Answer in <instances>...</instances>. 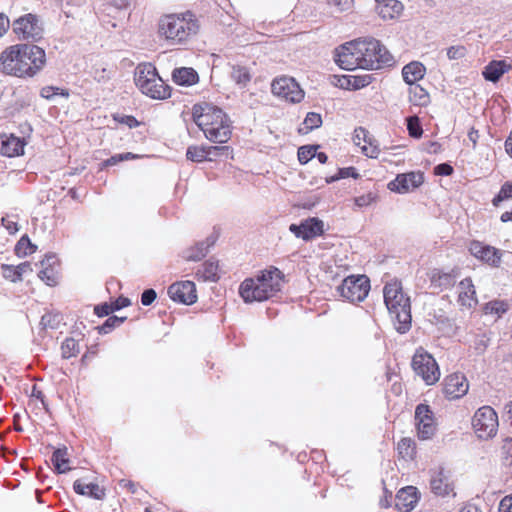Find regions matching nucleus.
Here are the masks:
<instances>
[{"instance_id":"obj_1","label":"nucleus","mask_w":512,"mask_h":512,"mask_svg":"<svg viewBox=\"0 0 512 512\" xmlns=\"http://www.w3.org/2000/svg\"><path fill=\"white\" fill-rule=\"evenodd\" d=\"M1 70L17 77L33 76L45 64V51L36 45H14L1 53Z\"/></svg>"},{"instance_id":"obj_2","label":"nucleus","mask_w":512,"mask_h":512,"mask_svg":"<svg viewBox=\"0 0 512 512\" xmlns=\"http://www.w3.org/2000/svg\"><path fill=\"white\" fill-rule=\"evenodd\" d=\"M196 16L187 11L162 16L158 22V34L171 45H185L199 32Z\"/></svg>"},{"instance_id":"obj_3","label":"nucleus","mask_w":512,"mask_h":512,"mask_svg":"<svg viewBox=\"0 0 512 512\" xmlns=\"http://www.w3.org/2000/svg\"><path fill=\"white\" fill-rule=\"evenodd\" d=\"M283 277L278 268L263 270L255 277L245 279L239 287V294L246 303L268 300L281 290Z\"/></svg>"},{"instance_id":"obj_4","label":"nucleus","mask_w":512,"mask_h":512,"mask_svg":"<svg viewBox=\"0 0 512 512\" xmlns=\"http://www.w3.org/2000/svg\"><path fill=\"white\" fill-rule=\"evenodd\" d=\"M193 120L205 137L214 143H225L231 137L229 120L218 107L196 104L192 109Z\"/></svg>"},{"instance_id":"obj_5","label":"nucleus","mask_w":512,"mask_h":512,"mask_svg":"<svg viewBox=\"0 0 512 512\" xmlns=\"http://www.w3.org/2000/svg\"><path fill=\"white\" fill-rule=\"evenodd\" d=\"M384 302L399 333H406L411 327L410 299L398 281H391L383 289Z\"/></svg>"},{"instance_id":"obj_6","label":"nucleus","mask_w":512,"mask_h":512,"mask_svg":"<svg viewBox=\"0 0 512 512\" xmlns=\"http://www.w3.org/2000/svg\"><path fill=\"white\" fill-rule=\"evenodd\" d=\"M135 84L139 90L152 99L170 96L169 86L160 78L154 65L141 63L135 69Z\"/></svg>"},{"instance_id":"obj_7","label":"nucleus","mask_w":512,"mask_h":512,"mask_svg":"<svg viewBox=\"0 0 512 512\" xmlns=\"http://www.w3.org/2000/svg\"><path fill=\"white\" fill-rule=\"evenodd\" d=\"M356 54H359L362 69L377 70L392 61L391 54L376 39L356 40Z\"/></svg>"},{"instance_id":"obj_8","label":"nucleus","mask_w":512,"mask_h":512,"mask_svg":"<svg viewBox=\"0 0 512 512\" xmlns=\"http://www.w3.org/2000/svg\"><path fill=\"white\" fill-rule=\"evenodd\" d=\"M498 415L490 406L480 407L472 417V428L479 439H491L498 431Z\"/></svg>"},{"instance_id":"obj_9","label":"nucleus","mask_w":512,"mask_h":512,"mask_svg":"<svg viewBox=\"0 0 512 512\" xmlns=\"http://www.w3.org/2000/svg\"><path fill=\"white\" fill-rule=\"evenodd\" d=\"M412 368L427 385L435 384L440 378V370L435 359L423 349H418L412 359Z\"/></svg>"},{"instance_id":"obj_10","label":"nucleus","mask_w":512,"mask_h":512,"mask_svg":"<svg viewBox=\"0 0 512 512\" xmlns=\"http://www.w3.org/2000/svg\"><path fill=\"white\" fill-rule=\"evenodd\" d=\"M370 290L369 279L365 275L348 276L338 287L341 297L350 302L363 301Z\"/></svg>"},{"instance_id":"obj_11","label":"nucleus","mask_w":512,"mask_h":512,"mask_svg":"<svg viewBox=\"0 0 512 512\" xmlns=\"http://www.w3.org/2000/svg\"><path fill=\"white\" fill-rule=\"evenodd\" d=\"M272 93L286 102L299 103L304 98V91L292 77L276 78L271 85Z\"/></svg>"},{"instance_id":"obj_12","label":"nucleus","mask_w":512,"mask_h":512,"mask_svg":"<svg viewBox=\"0 0 512 512\" xmlns=\"http://www.w3.org/2000/svg\"><path fill=\"white\" fill-rule=\"evenodd\" d=\"M12 27L18 38L23 40L38 41L43 35L42 25L34 14L19 17L13 22Z\"/></svg>"},{"instance_id":"obj_13","label":"nucleus","mask_w":512,"mask_h":512,"mask_svg":"<svg viewBox=\"0 0 512 512\" xmlns=\"http://www.w3.org/2000/svg\"><path fill=\"white\" fill-rule=\"evenodd\" d=\"M415 425L418 438L421 440L430 439L436 431V424L433 412L426 404H419L415 409Z\"/></svg>"},{"instance_id":"obj_14","label":"nucleus","mask_w":512,"mask_h":512,"mask_svg":"<svg viewBox=\"0 0 512 512\" xmlns=\"http://www.w3.org/2000/svg\"><path fill=\"white\" fill-rule=\"evenodd\" d=\"M168 295L174 301L191 305L197 300L196 286L192 281H180L168 287Z\"/></svg>"},{"instance_id":"obj_15","label":"nucleus","mask_w":512,"mask_h":512,"mask_svg":"<svg viewBox=\"0 0 512 512\" xmlns=\"http://www.w3.org/2000/svg\"><path fill=\"white\" fill-rule=\"evenodd\" d=\"M289 231L293 233L297 238H301L305 241H309L317 236H320L324 232V223L322 220L316 217L308 218L303 220L300 224H291Z\"/></svg>"},{"instance_id":"obj_16","label":"nucleus","mask_w":512,"mask_h":512,"mask_svg":"<svg viewBox=\"0 0 512 512\" xmlns=\"http://www.w3.org/2000/svg\"><path fill=\"white\" fill-rule=\"evenodd\" d=\"M469 384L466 377L461 373H453L445 377L443 382V393L450 400L459 399L467 394Z\"/></svg>"},{"instance_id":"obj_17","label":"nucleus","mask_w":512,"mask_h":512,"mask_svg":"<svg viewBox=\"0 0 512 512\" xmlns=\"http://www.w3.org/2000/svg\"><path fill=\"white\" fill-rule=\"evenodd\" d=\"M469 251L481 261L493 266L499 267L503 252L493 246L486 245L479 241H473L470 244Z\"/></svg>"},{"instance_id":"obj_18","label":"nucleus","mask_w":512,"mask_h":512,"mask_svg":"<svg viewBox=\"0 0 512 512\" xmlns=\"http://www.w3.org/2000/svg\"><path fill=\"white\" fill-rule=\"evenodd\" d=\"M356 43L355 41L346 43L336 50L335 61L338 66L344 70H354L357 68L362 69L361 60L359 54H356Z\"/></svg>"},{"instance_id":"obj_19","label":"nucleus","mask_w":512,"mask_h":512,"mask_svg":"<svg viewBox=\"0 0 512 512\" xmlns=\"http://www.w3.org/2000/svg\"><path fill=\"white\" fill-rule=\"evenodd\" d=\"M423 181L422 173L409 172L397 175L393 181L389 182L388 188L393 192L404 194L419 187Z\"/></svg>"},{"instance_id":"obj_20","label":"nucleus","mask_w":512,"mask_h":512,"mask_svg":"<svg viewBox=\"0 0 512 512\" xmlns=\"http://www.w3.org/2000/svg\"><path fill=\"white\" fill-rule=\"evenodd\" d=\"M419 500L417 489L407 486L398 491L396 495V507L400 512H409Z\"/></svg>"},{"instance_id":"obj_21","label":"nucleus","mask_w":512,"mask_h":512,"mask_svg":"<svg viewBox=\"0 0 512 512\" xmlns=\"http://www.w3.org/2000/svg\"><path fill=\"white\" fill-rule=\"evenodd\" d=\"M430 487L432 492L439 496H447L453 491L450 478L443 469L433 473L430 480Z\"/></svg>"},{"instance_id":"obj_22","label":"nucleus","mask_w":512,"mask_h":512,"mask_svg":"<svg viewBox=\"0 0 512 512\" xmlns=\"http://www.w3.org/2000/svg\"><path fill=\"white\" fill-rule=\"evenodd\" d=\"M511 68L512 65L506 60H493L484 67L482 75L485 80L495 83Z\"/></svg>"},{"instance_id":"obj_23","label":"nucleus","mask_w":512,"mask_h":512,"mask_svg":"<svg viewBox=\"0 0 512 512\" xmlns=\"http://www.w3.org/2000/svg\"><path fill=\"white\" fill-rule=\"evenodd\" d=\"M376 2V11L383 20L399 17L404 8L399 0H376Z\"/></svg>"},{"instance_id":"obj_24","label":"nucleus","mask_w":512,"mask_h":512,"mask_svg":"<svg viewBox=\"0 0 512 512\" xmlns=\"http://www.w3.org/2000/svg\"><path fill=\"white\" fill-rule=\"evenodd\" d=\"M2 145H1V154L7 157H15L19 156L23 153L24 150V141L11 135H2Z\"/></svg>"},{"instance_id":"obj_25","label":"nucleus","mask_w":512,"mask_h":512,"mask_svg":"<svg viewBox=\"0 0 512 512\" xmlns=\"http://www.w3.org/2000/svg\"><path fill=\"white\" fill-rule=\"evenodd\" d=\"M425 73V66L418 61L410 62L402 69L403 80L410 86L421 80L425 76Z\"/></svg>"},{"instance_id":"obj_26","label":"nucleus","mask_w":512,"mask_h":512,"mask_svg":"<svg viewBox=\"0 0 512 512\" xmlns=\"http://www.w3.org/2000/svg\"><path fill=\"white\" fill-rule=\"evenodd\" d=\"M74 491L83 496H88L97 500H101L105 496V491L96 483H84L78 479L73 484Z\"/></svg>"},{"instance_id":"obj_27","label":"nucleus","mask_w":512,"mask_h":512,"mask_svg":"<svg viewBox=\"0 0 512 512\" xmlns=\"http://www.w3.org/2000/svg\"><path fill=\"white\" fill-rule=\"evenodd\" d=\"M172 78L176 84L182 86H191L199 80L197 72L189 67L175 69L172 73Z\"/></svg>"},{"instance_id":"obj_28","label":"nucleus","mask_w":512,"mask_h":512,"mask_svg":"<svg viewBox=\"0 0 512 512\" xmlns=\"http://www.w3.org/2000/svg\"><path fill=\"white\" fill-rule=\"evenodd\" d=\"M55 263L56 257L54 255H47L40 263L43 269L39 271L38 276L49 286H53L57 283L56 272L52 267Z\"/></svg>"},{"instance_id":"obj_29","label":"nucleus","mask_w":512,"mask_h":512,"mask_svg":"<svg viewBox=\"0 0 512 512\" xmlns=\"http://www.w3.org/2000/svg\"><path fill=\"white\" fill-rule=\"evenodd\" d=\"M219 272L218 262L210 259L203 263L201 268L197 270L196 276L203 281L216 282L220 278Z\"/></svg>"},{"instance_id":"obj_30","label":"nucleus","mask_w":512,"mask_h":512,"mask_svg":"<svg viewBox=\"0 0 512 512\" xmlns=\"http://www.w3.org/2000/svg\"><path fill=\"white\" fill-rule=\"evenodd\" d=\"M215 240L207 238L204 241L198 242L194 247L185 251V259L188 261H199L206 256L209 248L214 245Z\"/></svg>"},{"instance_id":"obj_31","label":"nucleus","mask_w":512,"mask_h":512,"mask_svg":"<svg viewBox=\"0 0 512 512\" xmlns=\"http://www.w3.org/2000/svg\"><path fill=\"white\" fill-rule=\"evenodd\" d=\"M224 148L206 147V146H189L187 148L186 157L193 162H203L205 160L212 161L209 157V151L223 150Z\"/></svg>"},{"instance_id":"obj_32","label":"nucleus","mask_w":512,"mask_h":512,"mask_svg":"<svg viewBox=\"0 0 512 512\" xmlns=\"http://www.w3.org/2000/svg\"><path fill=\"white\" fill-rule=\"evenodd\" d=\"M475 290L472 280L469 278L463 279L459 284V301L462 305L471 307L476 303L474 298Z\"/></svg>"},{"instance_id":"obj_33","label":"nucleus","mask_w":512,"mask_h":512,"mask_svg":"<svg viewBox=\"0 0 512 512\" xmlns=\"http://www.w3.org/2000/svg\"><path fill=\"white\" fill-rule=\"evenodd\" d=\"M409 100L413 105L426 106L430 102V96L423 87L411 85L409 89Z\"/></svg>"},{"instance_id":"obj_34","label":"nucleus","mask_w":512,"mask_h":512,"mask_svg":"<svg viewBox=\"0 0 512 512\" xmlns=\"http://www.w3.org/2000/svg\"><path fill=\"white\" fill-rule=\"evenodd\" d=\"M51 461L58 473H66L71 469L66 448L55 450Z\"/></svg>"},{"instance_id":"obj_35","label":"nucleus","mask_w":512,"mask_h":512,"mask_svg":"<svg viewBox=\"0 0 512 512\" xmlns=\"http://www.w3.org/2000/svg\"><path fill=\"white\" fill-rule=\"evenodd\" d=\"M230 76L232 80L242 87L246 86L251 80V74L247 67L241 65H233L231 67Z\"/></svg>"},{"instance_id":"obj_36","label":"nucleus","mask_w":512,"mask_h":512,"mask_svg":"<svg viewBox=\"0 0 512 512\" xmlns=\"http://www.w3.org/2000/svg\"><path fill=\"white\" fill-rule=\"evenodd\" d=\"M397 450L403 459H412L415 454V443L411 438H402L398 442Z\"/></svg>"},{"instance_id":"obj_37","label":"nucleus","mask_w":512,"mask_h":512,"mask_svg":"<svg viewBox=\"0 0 512 512\" xmlns=\"http://www.w3.org/2000/svg\"><path fill=\"white\" fill-rule=\"evenodd\" d=\"M79 352V344L73 338H67L61 345L62 357L65 359L75 357Z\"/></svg>"},{"instance_id":"obj_38","label":"nucleus","mask_w":512,"mask_h":512,"mask_svg":"<svg viewBox=\"0 0 512 512\" xmlns=\"http://www.w3.org/2000/svg\"><path fill=\"white\" fill-rule=\"evenodd\" d=\"M36 251V246L33 245L27 236H22L15 247V252L18 256H26Z\"/></svg>"},{"instance_id":"obj_39","label":"nucleus","mask_w":512,"mask_h":512,"mask_svg":"<svg viewBox=\"0 0 512 512\" xmlns=\"http://www.w3.org/2000/svg\"><path fill=\"white\" fill-rule=\"evenodd\" d=\"M361 152L369 158L376 159L379 157L381 150L377 141L370 137V139L361 146Z\"/></svg>"},{"instance_id":"obj_40","label":"nucleus","mask_w":512,"mask_h":512,"mask_svg":"<svg viewBox=\"0 0 512 512\" xmlns=\"http://www.w3.org/2000/svg\"><path fill=\"white\" fill-rule=\"evenodd\" d=\"M489 345V338L485 335H477L470 348L474 351L476 355H481L485 352Z\"/></svg>"},{"instance_id":"obj_41","label":"nucleus","mask_w":512,"mask_h":512,"mask_svg":"<svg viewBox=\"0 0 512 512\" xmlns=\"http://www.w3.org/2000/svg\"><path fill=\"white\" fill-rule=\"evenodd\" d=\"M317 147L315 146H302L298 149V160L301 164L308 163L316 155Z\"/></svg>"},{"instance_id":"obj_42","label":"nucleus","mask_w":512,"mask_h":512,"mask_svg":"<svg viewBox=\"0 0 512 512\" xmlns=\"http://www.w3.org/2000/svg\"><path fill=\"white\" fill-rule=\"evenodd\" d=\"M407 130L413 138H420L423 134L419 119L416 116L407 119Z\"/></svg>"},{"instance_id":"obj_43","label":"nucleus","mask_w":512,"mask_h":512,"mask_svg":"<svg viewBox=\"0 0 512 512\" xmlns=\"http://www.w3.org/2000/svg\"><path fill=\"white\" fill-rule=\"evenodd\" d=\"M303 124L308 131H311V130L316 129L321 126L322 117L318 113L309 112L306 115Z\"/></svg>"},{"instance_id":"obj_44","label":"nucleus","mask_w":512,"mask_h":512,"mask_svg":"<svg viewBox=\"0 0 512 512\" xmlns=\"http://www.w3.org/2000/svg\"><path fill=\"white\" fill-rule=\"evenodd\" d=\"M328 5L335 11L343 13L351 11L354 7V0H328Z\"/></svg>"},{"instance_id":"obj_45","label":"nucleus","mask_w":512,"mask_h":512,"mask_svg":"<svg viewBox=\"0 0 512 512\" xmlns=\"http://www.w3.org/2000/svg\"><path fill=\"white\" fill-rule=\"evenodd\" d=\"M2 275L5 279L10 280L11 282L21 281L19 276V271H17L16 266L2 264L1 266Z\"/></svg>"},{"instance_id":"obj_46","label":"nucleus","mask_w":512,"mask_h":512,"mask_svg":"<svg viewBox=\"0 0 512 512\" xmlns=\"http://www.w3.org/2000/svg\"><path fill=\"white\" fill-rule=\"evenodd\" d=\"M376 199H377V196L374 193L369 192L367 194H363L358 197H355L354 204L358 208H363V207H367V206L371 205L372 203H374L376 201Z\"/></svg>"},{"instance_id":"obj_47","label":"nucleus","mask_w":512,"mask_h":512,"mask_svg":"<svg viewBox=\"0 0 512 512\" xmlns=\"http://www.w3.org/2000/svg\"><path fill=\"white\" fill-rule=\"evenodd\" d=\"M467 50L463 45L451 46L447 49V57L450 60H459L466 56Z\"/></svg>"},{"instance_id":"obj_48","label":"nucleus","mask_w":512,"mask_h":512,"mask_svg":"<svg viewBox=\"0 0 512 512\" xmlns=\"http://www.w3.org/2000/svg\"><path fill=\"white\" fill-rule=\"evenodd\" d=\"M62 95L64 97L69 96V92L67 90H60L57 87L46 86L41 89L40 95L45 99H52L54 95Z\"/></svg>"},{"instance_id":"obj_49","label":"nucleus","mask_w":512,"mask_h":512,"mask_svg":"<svg viewBox=\"0 0 512 512\" xmlns=\"http://www.w3.org/2000/svg\"><path fill=\"white\" fill-rule=\"evenodd\" d=\"M370 139L369 132L363 128L358 127L354 130L353 142L357 146H362Z\"/></svg>"},{"instance_id":"obj_50","label":"nucleus","mask_w":512,"mask_h":512,"mask_svg":"<svg viewBox=\"0 0 512 512\" xmlns=\"http://www.w3.org/2000/svg\"><path fill=\"white\" fill-rule=\"evenodd\" d=\"M511 197H512V185L509 183H505L502 186L499 194L493 199V204L495 206H497L499 202H501L505 199L511 198Z\"/></svg>"},{"instance_id":"obj_51","label":"nucleus","mask_w":512,"mask_h":512,"mask_svg":"<svg viewBox=\"0 0 512 512\" xmlns=\"http://www.w3.org/2000/svg\"><path fill=\"white\" fill-rule=\"evenodd\" d=\"M486 310L490 313L502 314L507 311V304L500 301L489 302L486 306Z\"/></svg>"},{"instance_id":"obj_52","label":"nucleus","mask_w":512,"mask_h":512,"mask_svg":"<svg viewBox=\"0 0 512 512\" xmlns=\"http://www.w3.org/2000/svg\"><path fill=\"white\" fill-rule=\"evenodd\" d=\"M126 318H118L117 316L109 317L105 323L102 325L101 330L104 333H107L110 329L119 326L121 323L124 322Z\"/></svg>"},{"instance_id":"obj_53","label":"nucleus","mask_w":512,"mask_h":512,"mask_svg":"<svg viewBox=\"0 0 512 512\" xmlns=\"http://www.w3.org/2000/svg\"><path fill=\"white\" fill-rule=\"evenodd\" d=\"M157 297V294L154 289H146L141 295V303L144 306L151 305Z\"/></svg>"},{"instance_id":"obj_54","label":"nucleus","mask_w":512,"mask_h":512,"mask_svg":"<svg viewBox=\"0 0 512 512\" xmlns=\"http://www.w3.org/2000/svg\"><path fill=\"white\" fill-rule=\"evenodd\" d=\"M1 223L10 234H15L19 230L17 222L9 217H3Z\"/></svg>"},{"instance_id":"obj_55","label":"nucleus","mask_w":512,"mask_h":512,"mask_svg":"<svg viewBox=\"0 0 512 512\" xmlns=\"http://www.w3.org/2000/svg\"><path fill=\"white\" fill-rule=\"evenodd\" d=\"M348 176H352V177H356L357 174L354 172V168H346V169H341L340 172H339V175L337 176H332L331 178L327 179V183H331L333 181H336L340 178H345V177H348Z\"/></svg>"},{"instance_id":"obj_56","label":"nucleus","mask_w":512,"mask_h":512,"mask_svg":"<svg viewBox=\"0 0 512 512\" xmlns=\"http://www.w3.org/2000/svg\"><path fill=\"white\" fill-rule=\"evenodd\" d=\"M499 512H512V494L502 498L499 504Z\"/></svg>"},{"instance_id":"obj_57","label":"nucleus","mask_w":512,"mask_h":512,"mask_svg":"<svg viewBox=\"0 0 512 512\" xmlns=\"http://www.w3.org/2000/svg\"><path fill=\"white\" fill-rule=\"evenodd\" d=\"M348 85H351L353 89H360L369 84L367 77H353V81L347 80Z\"/></svg>"},{"instance_id":"obj_58","label":"nucleus","mask_w":512,"mask_h":512,"mask_svg":"<svg viewBox=\"0 0 512 512\" xmlns=\"http://www.w3.org/2000/svg\"><path fill=\"white\" fill-rule=\"evenodd\" d=\"M114 310H113V306L111 304H107V303H104L102 305H99V306H96L95 307V313L99 316V317H104V316H108L110 313H112Z\"/></svg>"},{"instance_id":"obj_59","label":"nucleus","mask_w":512,"mask_h":512,"mask_svg":"<svg viewBox=\"0 0 512 512\" xmlns=\"http://www.w3.org/2000/svg\"><path fill=\"white\" fill-rule=\"evenodd\" d=\"M435 173L437 175L449 176L453 173V167L446 163L439 164L435 167Z\"/></svg>"},{"instance_id":"obj_60","label":"nucleus","mask_w":512,"mask_h":512,"mask_svg":"<svg viewBox=\"0 0 512 512\" xmlns=\"http://www.w3.org/2000/svg\"><path fill=\"white\" fill-rule=\"evenodd\" d=\"M111 305L113 306V310L116 311V310H120L124 307H127L130 305V300L128 298H125V297H119L116 301H114L113 303H111Z\"/></svg>"},{"instance_id":"obj_61","label":"nucleus","mask_w":512,"mask_h":512,"mask_svg":"<svg viewBox=\"0 0 512 512\" xmlns=\"http://www.w3.org/2000/svg\"><path fill=\"white\" fill-rule=\"evenodd\" d=\"M108 2L116 9L122 10L126 9L130 5L131 0H108Z\"/></svg>"},{"instance_id":"obj_62","label":"nucleus","mask_w":512,"mask_h":512,"mask_svg":"<svg viewBox=\"0 0 512 512\" xmlns=\"http://www.w3.org/2000/svg\"><path fill=\"white\" fill-rule=\"evenodd\" d=\"M10 26L9 19L0 13V37L3 36Z\"/></svg>"},{"instance_id":"obj_63","label":"nucleus","mask_w":512,"mask_h":512,"mask_svg":"<svg viewBox=\"0 0 512 512\" xmlns=\"http://www.w3.org/2000/svg\"><path fill=\"white\" fill-rule=\"evenodd\" d=\"M16 268H17V271H19V276L21 279H22L23 274L32 271L31 264L29 262H23V263L17 265Z\"/></svg>"},{"instance_id":"obj_64","label":"nucleus","mask_w":512,"mask_h":512,"mask_svg":"<svg viewBox=\"0 0 512 512\" xmlns=\"http://www.w3.org/2000/svg\"><path fill=\"white\" fill-rule=\"evenodd\" d=\"M459 512H481V511L476 505L467 504Z\"/></svg>"}]
</instances>
